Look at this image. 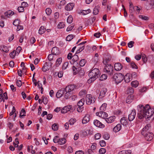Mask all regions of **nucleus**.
Here are the masks:
<instances>
[{"mask_svg": "<svg viewBox=\"0 0 154 154\" xmlns=\"http://www.w3.org/2000/svg\"><path fill=\"white\" fill-rule=\"evenodd\" d=\"M138 110L137 117L139 119L145 118L149 120L154 113L153 109L150 108L148 104L146 105L145 107L143 105L139 106Z\"/></svg>", "mask_w": 154, "mask_h": 154, "instance_id": "f257e3e1", "label": "nucleus"}, {"mask_svg": "<svg viewBox=\"0 0 154 154\" xmlns=\"http://www.w3.org/2000/svg\"><path fill=\"white\" fill-rule=\"evenodd\" d=\"M100 75V72L98 69L94 68L92 70L88 73V76L90 78L88 81V83H90L94 81Z\"/></svg>", "mask_w": 154, "mask_h": 154, "instance_id": "f03ea898", "label": "nucleus"}, {"mask_svg": "<svg viewBox=\"0 0 154 154\" xmlns=\"http://www.w3.org/2000/svg\"><path fill=\"white\" fill-rule=\"evenodd\" d=\"M76 88V86L74 85H70L66 86L64 89V92L66 93L64 94V97L66 99L69 98L72 94V91Z\"/></svg>", "mask_w": 154, "mask_h": 154, "instance_id": "7ed1b4c3", "label": "nucleus"}, {"mask_svg": "<svg viewBox=\"0 0 154 154\" xmlns=\"http://www.w3.org/2000/svg\"><path fill=\"white\" fill-rule=\"evenodd\" d=\"M108 60L109 59H106L103 61V63L105 65L104 71L111 75L113 74V66L108 62Z\"/></svg>", "mask_w": 154, "mask_h": 154, "instance_id": "20e7f679", "label": "nucleus"}, {"mask_svg": "<svg viewBox=\"0 0 154 154\" xmlns=\"http://www.w3.org/2000/svg\"><path fill=\"white\" fill-rule=\"evenodd\" d=\"M124 78V75L120 73L115 74L113 76V79L115 80L116 84H118L121 82Z\"/></svg>", "mask_w": 154, "mask_h": 154, "instance_id": "39448f33", "label": "nucleus"}, {"mask_svg": "<svg viewBox=\"0 0 154 154\" xmlns=\"http://www.w3.org/2000/svg\"><path fill=\"white\" fill-rule=\"evenodd\" d=\"M86 103L88 105L94 103L96 100L95 98L90 94H87L86 97Z\"/></svg>", "mask_w": 154, "mask_h": 154, "instance_id": "423d86ee", "label": "nucleus"}, {"mask_svg": "<svg viewBox=\"0 0 154 154\" xmlns=\"http://www.w3.org/2000/svg\"><path fill=\"white\" fill-rule=\"evenodd\" d=\"M151 129V125L150 124L146 125L145 127L142 129L141 134L142 135L146 134V133L150 131Z\"/></svg>", "mask_w": 154, "mask_h": 154, "instance_id": "0eeeda50", "label": "nucleus"}, {"mask_svg": "<svg viewBox=\"0 0 154 154\" xmlns=\"http://www.w3.org/2000/svg\"><path fill=\"white\" fill-rule=\"evenodd\" d=\"M143 135L144 136L145 140L147 141L152 140L154 136L153 134L150 131H149L148 132L146 133V134Z\"/></svg>", "mask_w": 154, "mask_h": 154, "instance_id": "6e6552de", "label": "nucleus"}, {"mask_svg": "<svg viewBox=\"0 0 154 154\" xmlns=\"http://www.w3.org/2000/svg\"><path fill=\"white\" fill-rule=\"evenodd\" d=\"M96 115L103 119H106L108 117V114L106 112L103 111L97 112L96 113Z\"/></svg>", "mask_w": 154, "mask_h": 154, "instance_id": "1a4fd4ad", "label": "nucleus"}, {"mask_svg": "<svg viewBox=\"0 0 154 154\" xmlns=\"http://www.w3.org/2000/svg\"><path fill=\"white\" fill-rule=\"evenodd\" d=\"M136 115V112L135 110H133L131 113L128 115V119L129 121H131L135 118Z\"/></svg>", "mask_w": 154, "mask_h": 154, "instance_id": "9d476101", "label": "nucleus"}, {"mask_svg": "<svg viewBox=\"0 0 154 154\" xmlns=\"http://www.w3.org/2000/svg\"><path fill=\"white\" fill-rule=\"evenodd\" d=\"M94 124L96 126L101 128L104 127L105 125L97 120H95L94 121Z\"/></svg>", "mask_w": 154, "mask_h": 154, "instance_id": "9b49d317", "label": "nucleus"}, {"mask_svg": "<svg viewBox=\"0 0 154 154\" xmlns=\"http://www.w3.org/2000/svg\"><path fill=\"white\" fill-rule=\"evenodd\" d=\"M72 107V106L70 105H69L65 106L61 109V112L63 113H66L69 111L71 109Z\"/></svg>", "mask_w": 154, "mask_h": 154, "instance_id": "f8f14e48", "label": "nucleus"}, {"mask_svg": "<svg viewBox=\"0 0 154 154\" xmlns=\"http://www.w3.org/2000/svg\"><path fill=\"white\" fill-rule=\"evenodd\" d=\"M149 5L146 6V8L147 10L152 9H154V0H150L149 2Z\"/></svg>", "mask_w": 154, "mask_h": 154, "instance_id": "ddd939ff", "label": "nucleus"}, {"mask_svg": "<svg viewBox=\"0 0 154 154\" xmlns=\"http://www.w3.org/2000/svg\"><path fill=\"white\" fill-rule=\"evenodd\" d=\"M51 64L50 66L49 65V64L48 63L46 62L44 66L42 68V70L44 72H46L50 68H51V66L52 63H50Z\"/></svg>", "mask_w": 154, "mask_h": 154, "instance_id": "4468645a", "label": "nucleus"}, {"mask_svg": "<svg viewBox=\"0 0 154 154\" xmlns=\"http://www.w3.org/2000/svg\"><path fill=\"white\" fill-rule=\"evenodd\" d=\"M74 4L72 3H70L67 4L65 7V9L68 11L72 10L74 7Z\"/></svg>", "mask_w": 154, "mask_h": 154, "instance_id": "2eb2a0df", "label": "nucleus"}, {"mask_svg": "<svg viewBox=\"0 0 154 154\" xmlns=\"http://www.w3.org/2000/svg\"><path fill=\"white\" fill-rule=\"evenodd\" d=\"M106 92L107 90L106 88H103L100 91V93L99 98H102L105 96Z\"/></svg>", "mask_w": 154, "mask_h": 154, "instance_id": "dca6fc26", "label": "nucleus"}, {"mask_svg": "<svg viewBox=\"0 0 154 154\" xmlns=\"http://www.w3.org/2000/svg\"><path fill=\"white\" fill-rule=\"evenodd\" d=\"M51 53L54 55H57L60 53L59 48L56 47H53L51 50Z\"/></svg>", "mask_w": 154, "mask_h": 154, "instance_id": "f3484780", "label": "nucleus"}, {"mask_svg": "<svg viewBox=\"0 0 154 154\" xmlns=\"http://www.w3.org/2000/svg\"><path fill=\"white\" fill-rule=\"evenodd\" d=\"M114 68L116 70L120 71L122 68V66L120 63H117L115 64Z\"/></svg>", "mask_w": 154, "mask_h": 154, "instance_id": "a211bd4d", "label": "nucleus"}, {"mask_svg": "<svg viewBox=\"0 0 154 154\" xmlns=\"http://www.w3.org/2000/svg\"><path fill=\"white\" fill-rule=\"evenodd\" d=\"M64 93V88L58 91L56 94V96L57 98L60 97Z\"/></svg>", "mask_w": 154, "mask_h": 154, "instance_id": "6ab92c4d", "label": "nucleus"}, {"mask_svg": "<svg viewBox=\"0 0 154 154\" xmlns=\"http://www.w3.org/2000/svg\"><path fill=\"white\" fill-rule=\"evenodd\" d=\"M124 80L126 82L128 83L132 80V77L130 74H127L125 75L124 77Z\"/></svg>", "mask_w": 154, "mask_h": 154, "instance_id": "aec40b11", "label": "nucleus"}, {"mask_svg": "<svg viewBox=\"0 0 154 154\" xmlns=\"http://www.w3.org/2000/svg\"><path fill=\"white\" fill-rule=\"evenodd\" d=\"M116 118V117L115 116H113L108 118H106L105 119L106 122L108 123L113 122L115 120Z\"/></svg>", "mask_w": 154, "mask_h": 154, "instance_id": "412c9836", "label": "nucleus"}, {"mask_svg": "<svg viewBox=\"0 0 154 154\" xmlns=\"http://www.w3.org/2000/svg\"><path fill=\"white\" fill-rule=\"evenodd\" d=\"M89 115H86L84 117L82 121V123L83 124H85L88 123L90 121Z\"/></svg>", "mask_w": 154, "mask_h": 154, "instance_id": "4be33fe9", "label": "nucleus"}, {"mask_svg": "<svg viewBox=\"0 0 154 154\" xmlns=\"http://www.w3.org/2000/svg\"><path fill=\"white\" fill-rule=\"evenodd\" d=\"M120 122L122 124L124 125H126L128 124L127 118L125 117H123L121 119Z\"/></svg>", "mask_w": 154, "mask_h": 154, "instance_id": "5701e85b", "label": "nucleus"}, {"mask_svg": "<svg viewBox=\"0 0 154 154\" xmlns=\"http://www.w3.org/2000/svg\"><path fill=\"white\" fill-rule=\"evenodd\" d=\"M122 127V126L121 124H118L114 128L113 131L115 132H117L121 130Z\"/></svg>", "mask_w": 154, "mask_h": 154, "instance_id": "b1692460", "label": "nucleus"}, {"mask_svg": "<svg viewBox=\"0 0 154 154\" xmlns=\"http://www.w3.org/2000/svg\"><path fill=\"white\" fill-rule=\"evenodd\" d=\"M14 14V12L11 10H9L5 13V15L6 16L9 17Z\"/></svg>", "mask_w": 154, "mask_h": 154, "instance_id": "393cba45", "label": "nucleus"}, {"mask_svg": "<svg viewBox=\"0 0 154 154\" xmlns=\"http://www.w3.org/2000/svg\"><path fill=\"white\" fill-rule=\"evenodd\" d=\"M99 7L97 6L95 7L94 9L93 14L94 15H96L97 14L99 11Z\"/></svg>", "mask_w": 154, "mask_h": 154, "instance_id": "a878e982", "label": "nucleus"}, {"mask_svg": "<svg viewBox=\"0 0 154 154\" xmlns=\"http://www.w3.org/2000/svg\"><path fill=\"white\" fill-rule=\"evenodd\" d=\"M90 12L91 10L88 9L86 10H81L80 11V13L83 15H85L89 13Z\"/></svg>", "mask_w": 154, "mask_h": 154, "instance_id": "bb28decb", "label": "nucleus"}, {"mask_svg": "<svg viewBox=\"0 0 154 154\" xmlns=\"http://www.w3.org/2000/svg\"><path fill=\"white\" fill-rule=\"evenodd\" d=\"M45 30L44 26H42L39 29L38 33L40 34H42L45 32Z\"/></svg>", "mask_w": 154, "mask_h": 154, "instance_id": "cd10ccee", "label": "nucleus"}, {"mask_svg": "<svg viewBox=\"0 0 154 154\" xmlns=\"http://www.w3.org/2000/svg\"><path fill=\"white\" fill-rule=\"evenodd\" d=\"M62 60V59L61 57L58 58L56 60L55 64V66L58 67L61 64Z\"/></svg>", "mask_w": 154, "mask_h": 154, "instance_id": "c85d7f7f", "label": "nucleus"}, {"mask_svg": "<svg viewBox=\"0 0 154 154\" xmlns=\"http://www.w3.org/2000/svg\"><path fill=\"white\" fill-rule=\"evenodd\" d=\"M85 102V100L83 98L80 100L78 103V106H82Z\"/></svg>", "mask_w": 154, "mask_h": 154, "instance_id": "c756f323", "label": "nucleus"}, {"mask_svg": "<svg viewBox=\"0 0 154 154\" xmlns=\"http://www.w3.org/2000/svg\"><path fill=\"white\" fill-rule=\"evenodd\" d=\"M106 106L107 104L106 103L102 104L100 108L101 111H105L106 109Z\"/></svg>", "mask_w": 154, "mask_h": 154, "instance_id": "7c9ffc66", "label": "nucleus"}, {"mask_svg": "<svg viewBox=\"0 0 154 154\" xmlns=\"http://www.w3.org/2000/svg\"><path fill=\"white\" fill-rule=\"evenodd\" d=\"M79 59V57L77 55H74L72 57V60L75 63L74 64H75L76 63L77 64H78V63L76 62Z\"/></svg>", "mask_w": 154, "mask_h": 154, "instance_id": "2f4dec72", "label": "nucleus"}, {"mask_svg": "<svg viewBox=\"0 0 154 154\" xmlns=\"http://www.w3.org/2000/svg\"><path fill=\"white\" fill-rule=\"evenodd\" d=\"M131 86L135 88L137 87L138 85V82L137 81H132L131 83Z\"/></svg>", "mask_w": 154, "mask_h": 154, "instance_id": "473e14b6", "label": "nucleus"}, {"mask_svg": "<svg viewBox=\"0 0 154 154\" xmlns=\"http://www.w3.org/2000/svg\"><path fill=\"white\" fill-rule=\"evenodd\" d=\"M86 62V60L85 59H82L80 60L79 65L81 66H84Z\"/></svg>", "mask_w": 154, "mask_h": 154, "instance_id": "72a5a7b5", "label": "nucleus"}, {"mask_svg": "<svg viewBox=\"0 0 154 154\" xmlns=\"http://www.w3.org/2000/svg\"><path fill=\"white\" fill-rule=\"evenodd\" d=\"M139 17L143 20H147L149 19V17H148L144 15H139Z\"/></svg>", "mask_w": 154, "mask_h": 154, "instance_id": "f704fd0d", "label": "nucleus"}, {"mask_svg": "<svg viewBox=\"0 0 154 154\" xmlns=\"http://www.w3.org/2000/svg\"><path fill=\"white\" fill-rule=\"evenodd\" d=\"M107 75L105 74H103L99 78V79L101 81H103L107 78Z\"/></svg>", "mask_w": 154, "mask_h": 154, "instance_id": "c9c22d12", "label": "nucleus"}, {"mask_svg": "<svg viewBox=\"0 0 154 154\" xmlns=\"http://www.w3.org/2000/svg\"><path fill=\"white\" fill-rule=\"evenodd\" d=\"M52 128L54 131H57L58 129V125L56 123L54 124L52 126Z\"/></svg>", "mask_w": 154, "mask_h": 154, "instance_id": "e433bc0d", "label": "nucleus"}, {"mask_svg": "<svg viewBox=\"0 0 154 154\" xmlns=\"http://www.w3.org/2000/svg\"><path fill=\"white\" fill-rule=\"evenodd\" d=\"M66 140L65 138L60 139V140L58 142V144L60 145H63L66 142Z\"/></svg>", "mask_w": 154, "mask_h": 154, "instance_id": "4c0bfd02", "label": "nucleus"}, {"mask_svg": "<svg viewBox=\"0 0 154 154\" xmlns=\"http://www.w3.org/2000/svg\"><path fill=\"white\" fill-rule=\"evenodd\" d=\"M42 102H43L45 104H47L48 102L47 97H42Z\"/></svg>", "mask_w": 154, "mask_h": 154, "instance_id": "58836bf2", "label": "nucleus"}, {"mask_svg": "<svg viewBox=\"0 0 154 154\" xmlns=\"http://www.w3.org/2000/svg\"><path fill=\"white\" fill-rule=\"evenodd\" d=\"M26 112L25 110L23 109H22L20 115V117L21 118H23V116H25L26 115Z\"/></svg>", "mask_w": 154, "mask_h": 154, "instance_id": "ea45409f", "label": "nucleus"}, {"mask_svg": "<svg viewBox=\"0 0 154 154\" xmlns=\"http://www.w3.org/2000/svg\"><path fill=\"white\" fill-rule=\"evenodd\" d=\"M74 36L72 35H69L66 38L67 41H70L74 37Z\"/></svg>", "mask_w": 154, "mask_h": 154, "instance_id": "a19ab883", "label": "nucleus"}, {"mask_svg": "<svg viewBox=\"0 0 154 154\" xmlns=\"http://www.w3.org/2000/svg\"><path fill=\"white\" fill-rule=\"evenodd\" d=\"M73 20V18L72 16L70 15L67 18V22L69 23H72Z\"/></svg>", "mask_w": 154, "mask_h": 154, "instance_id": "79ce46f5", "label": "nucleus"}, {"mask_svg": "<svg viewBox=\"0 0 154 154\" xmlns=\"http://www.w3.org/2000/svg\"><path fill=\"white\" fill-rule=\"evenodd\" d=\"M65 26L64 23L62 22H60L57 25V27L58 28L61 29L64 28Z\"/></svg>", "mask_w": 154, "mask_h": 154, "instance_id": "37998d69", "label": "nucleus"}, {"mask_svg": "<svg viewBox=\"0 0 154 154\" xmlns=\"http://www.w3.org/2000/svg\"><path fill=\"white\" fill-rule=\"evenodd\" d=\"M76 122V119H71L69 121V124L70 125H72L74 124V123Z\"/></svg>", "mask_w": 154, "mask_h": 154, "instance_id": "c03bdc74", "label": "nucleus"}, {"mask_svg": "<svg viewBox=\"0 0 154 154\" xmlns=\"http://www.w3.org/2000/svg\"><path fill=\"white\" fill-rule=\"evenodd\" d=\"M127 93L128 94H132L134 93V89L132 87L129 88L127 90Z\"/></svg>", "mask_w": 154, "mask_h": 154, "instance_id": "a18cd8bd", "label": "nucleus"}, {"mask_svg": "<svg viewBox=\"0 0 154 154\" xmlns=\"http://www.w3.org/2000/svg\"><path fill=\"white\" fill-rule=\"evenodd\" d=\"M87 94V91L85 90H81L79 93L80 96H83Z\"/></svg>", "mask_w": 154, "mask_h": 154, "instance_id": "49530a36", "label": "nucleus"}, {"mask_svg": "<svg viewBox=\"0 0 154 154\" xmlns=\"http://www.w3.org/2000/svg\"><path fill=\"white\" fill-rule=\"evenodd\" d=\"M45 12L47 15H49L51 14L52 11L51 8H48L46 9Z\"/></svg>", "mask_w": 154, "mask_h": 154, "instance_id": "de8ad7c7", "label": "nucleus"}, {"mask_svg": "<svg viewBox=\"0 0 154 154\" xmlns=\"http://www.w3.org/2000/svg\"><path fill=\"white\" fill-rule=\"evenodd\" d=\"M59 140L60 138L59 137L57 136H55L54 138L53 139V141L55 143H58V142H59Z\"/></svg>", "mask_w": 154, "mask_h": 154, "instance_id": "09e8293b", "label": "nucleus"}, {"mask_svg": "<svg viewBox=\"0 0 154 154\" xmlns=\"http://www.w3.org/2000/svg\"><path fill=\"white\" fill-rule=\"evenodd\" d=\"M69 65L68 62H66L64 63L62 66V69L63 70H65L66 69Z\"/></svg>", "mask_w": 154, "mask_h": 154, "instance_id": "8fccbe9b", "label": "nucleus"}, {"mask_svg": "<svg viewBox=\"0 0 154 154\" xmlns=\"http://www.w3.org/2000/svg\"><path fill=\"white\" fill-rule=\"evenodd\" d=\"M142 59L144 63H146L147 61V59L145 55L143 54L142 56Z\"/></svg>", "mask_w": 154, "mask_h": 154, "instance_id": "3c124183", "label": "nucleus"}, {"mask_svg": "<svg viewBox=\"0 0 154 154\" xmlns=\"http://www.w3.org/2000/svg\"><path fill=\"white\" fill-rule=\"evenodd\" d=\"M131 66L133 68L137 69V66L134 62H131L130 63Z\"/></svg>", "mask_w": 154, "mask_h": 154, "instance_id": "603ef678", "label": "nucleus"}, {"mask_svg": "<svg viewBox=\"0 0 154 154\" xmlns=\"http://www.w3.org/2000/svg\"><path fill=\"white\" fill-rule=\"evenodd\" d=\"M1 48H2V51L5 52H8L9 51V50L7 47L6 46H3L2 47H1Z\"/></svg>", "mask_w": 154, "mask_h": 154, "instance_id": "864d4df0", "label": "nucleus"}, {"mask_svg": "<svg viewBox=\"0 0 154 154\" xmlns=\"http://www.w3.org/2000/svg\"><path fill=\"white\" fill-rule=\"evenodd\" d=\"M19 22L20 21L18 19H16L14 21L13 23V24L15 26H17L19 25Z\"/></svg>", "mask_w": 154, "mask_h": 154, "instance_id": "5fc2aeb1", "label": "nucleus"}, {"mask_svg": "<svg viewBox=\"0 0 154 154\" xmlns=\"http://www.w3.org/2000/svg\"><path fill=\"white\" fill-rule=\"evenodd\" d=\"M99 152L101 154H104L106 152V150L104 148H102L100 149Z\"/></svg>", "mask_w": 154, "mask_h": 154, "instance_id": "6e6d98bb", "label": "nucleus"}, {"mask_svg": "<svg viewBox=\"0 0 154 154\" xmlns=\"http://www.w3.org/2000/svg\"><path fill=\"white\" fill-rule=\"evenodd\" d=\"M134 42V41H131L128 44V47L131 48L133 46V44Z\"/></svg>", "mask_w": 154, "mask_h": 154, "instance_id": "4d7b16f0", "label": "nucleus"}, {"mask_svg": "<svg viewBox=\"0 0 154 154\" xmlns=\"http://www.w3.org/2000/svg\"><path fill=\"white\" fill-rule=\"evenodd\" d=\"M135 10V7H129V11L131 14H132Z\"/></svg>", "mask_w": 154, "mask_h": 154, "instance_id": "13d9d810", "label": "nucleus"}, {"mask_svg": "<svg viewBox=\"0 0 154 154\" xmlns=\"http://www.w3.org/2000/svg\"><path fill=\"white\" fill-rule=\"evenodd\" d=\"M132 100L130 96H128L126 100V102L127 103H130L132 102Z\"/></svg>", "mask_w": 154, "mask_h": 154, "instance_id": "bf43d9fd", "label": "nucleus"}, {"mask_svg": "<svg viewBox=\"0 0 154 154\" xmlns=\"http://www.w3.org/2000/svg\"><path fill=\"white\" fill-rule=\"evenodd\" d=\"M54 55L52 53L49 54L48 57V59L49 61H51L53 60L54 57Z\"/></svg>", "mask_w": 154, "mask_h": 154, "instance_id": "052dcab7", "label": "nucleus"}, {"mask_svg": "<svg viewBox=\"0 0 154 154\" xmlns=\"http://www.w3.org/2000/svg\"><path fill=\"white\" fill-rule=\"evenodd\" d=\"M17 9L19 12H23L24 11V8L21 6L18 7Z\"/></svg>", "mask_w": 154, "mask_h": 154, "instance_id": "680f3d73", "label": "nucleus"}, {"mask_svg": "<svg viewBox=\"0 0 154 154\" xmlns=\"http://www.w3.org/2000/svg\"><path fill=\"white\" fill-rule=\"evenodd\" d=\"M84 108L82 106H79L77 108V111L78 112H81L83 110Z\"/></svg>", "mask_w": 154, "mask_h": 154, "instance_id": "e2e57ef3", "label": "nucleus"}, {"mask_svg": "<svg viewBox=\"0 0 154 154\" xmlns=\"http://www.w3.org/2000/svg\"><path fill=\"white\" fill-rule=\"evenodd\" d=\"M141 8L142 7L141 6H140V7H139L137 6H135V10H136L138 13H139L140 11Z\"/></svg>", "mask_w": 154, "mask_h": 154, "instance_id": "0e129e2a", "label": "nucleus"}, {"mask_svg": "<svg viewBox=\"0 0 154 154\" xmlns=\"http://www.w3.org/2000/svg\"><path fill=\"white\" fill-rule=\"evenodd\" d=\"M105 140H108L109 138V136L108 134H105L103 136Z\"/></svg>", "mask_w": 154, "mask_h": 154, "instance_id": "69168bd1", "label": "nucleus"}, {"mask_svg": "<svg viewBox=\"0 0 154 154\" xmlns=\"http://www.w3.org/2000/svg\"><path fill=\"white\" fill-rule=\"evenodd\" d=\"M59 17V13L58 12L55 13L54 15V17L55 19H57Z\"/></svg>", "mask_w": 154, "mask_h": 154, "instance_id": "338daca9", "label": "nucleus"}, {"mask_svg": "<svg viewBox=\"0 0 154 154\" xmlns=\"http://www.w3.org/2000/svg\"><path fill=\"white\" fill-rule=\"evenodd\" d=\"M101 136V134L100 133H97L95 135V138L96 139L98 140L100 138Z\"/></svg>", "mask_w": 154, "mask_h": 154, "instance_id": "774afa93", "label": "nucleus"}]
</instances>
